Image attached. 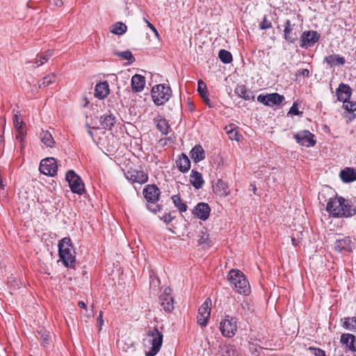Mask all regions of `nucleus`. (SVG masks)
I'll list each match as a JSON object with an SVG mask.
<instances>
[{
    "instance_id": "ea45409f",
    "label": "nucleus",
    "mask_w": 356,
    "mask_h": 356,
    "mask_svg": "<svg viewBox=\"0 0 356 356\" xmlns=\"http://www.w3.org/2000/svg\"><path fill=\"white\" fill-rule=\"evenodd\" d=\"M115 55H116L118 57H122L124 60H128L129 64H131L135 61V58H134L131 51L129 50H127L124 51H115Z\"/></svg>"
},
{
    "instance_id": "bf43d9fd",
    "label": "nucleus",
    "mask_w": 356,
    "mask_h": 356,
    "mask_svg": "<svg viewBox=\"0 0 356 356\" xmlns=\"http://www.w3.org/2000/svg\"><path fill=\"white\" fill-rule=\"evenodd\" d=\"M0 124L3 125L4 129L6 126V118L4 116L0 118Z\"/></svg>"
},
{
    "instance_id": "a211bd4d",
    "label": "nucleus",
    "mask_w": 356,
    "mask_h": 356,
    "mask_svg": "<svg viewBox=\"0 0 356 356\" xmlns=\"http://www.w3.org/2000/svg\"><path fill=\"white\" fill-rule=\"evenodd\" d=\"M353 243L349 237H344L338 239L334 243V249L339 252H351L353 250Z\"/></svg>"
},
{
    "instance_id": "49530a36",
    "label": "nucleus",
    "mask_w": 356,
    "mask_h": 356,
    "mask_svg": "<svg viewBox=\"0 0 356 356\" xmlns=\"http://www.w3.org/2000/svg\"><path fill=\"white\" fill-rule=\"evenodd\" d=\"M13 124H14L15 130L23 129V127H22L23 121L17 114H15L14 115Z\"/></svg>"
},
{
    "instance_id": "69168bd1",
    "label": "nucleus",
    "mask_w": 356,
    "mask_h": 356,
    "mask_svg": "<svg viewBox=\"0 0 356 356\" xmlns=\"http://www.w3.org/2000/svg\"><path fill=\"white\" fill-rule=\"evenodd\" d=\"M56 6H60L63 3H62V1L61 0H58L57 2L55 3Z\"/></svg>"
},
{
    "instance_id": "ddd939ff",
    "label": "nucleus",
    "mask_w": 356,
    "mask_h": 356,
    "mask_svg": "<svg viewBox=\"0 0 356 356\" xmlns=\"http://www.w3.org/2000/svg\"><path fill=\"white\" fill-rule=\"evenodd\" d=\"M314 138V135L307 130L301 131L294 135V138L298 144L307 147L315 145L316 141Z\"/></svg>"
},
{
    "instance_id": "4c0bfd02",
    "label": "nucleus",
    "mask_w": 356,
    "mask_h": 356,
    "mask_svg": "<svg viewBox=\"0 0 356 356\" xmlns=\"http://www.w3.org/2000/svg\"><path fill=\"white\" fill-rule=\"evenodd\" d=\"M127 31V26L122 22H117L112 26L111 32L115 35H122Z\"/></svg>"
},
{
    "instance_id": "680f3d73",
    "label": "nucleus",
    "mask_w": 356,
    "mask_h": 356,
    "mask_svg": "<svg viewBox=\"0 0 356 356\" xmlns=\"http://www.w3.org/2000/svg\"><path fill=\"white\" fill-rule=\"evenodd\" d=\"M144 22L147 24V26L151 29H154V26L146 19H144Z\"/></svg>"
},
{
    "instance_id": "412c9836",
    "label": "nucleus",
    "mask_w": 356,
    "mask_h": 356,
    "mask_svg": "<svg viewBox=\"0 0 356 356\" xmlns=\"http://www.w3.org/2000/svg\"><path fill=\"white\" fill-rule=\"evenodd\" d=\"M176 165L180 172L185 173L191 168V161L186 154L182 153L176 160Z\"/></svg>"
},
{
    "instance_id": "4be33fe9",
    "label": "nucleus",
    "mask_w": 356,
    "mask_h": 356,
    "mask_svg": "<svg viewBox=\"0 0 356 356\" xmlns=\"http://www.w3.org/2000/svg\"><path fill=\"white\" fill-rule=\"evenodd\" d=\"M190 183L196 189L202 188L204 184L202 174L195 170H192L190 175Z\"/></svg>"
},
{
    "instance_id": "2f4dec72",
    "label": "nucleus",
    "mask_w": 356,
    "mask_h": 356,
    "mask_svg": "<svg viewBox=\"0 0 356 356\" xmlns=\"http://www.w3.org/2000/svg\"><path fill=\"white\" fill-rule=\"evenodd\" d=\"M161 305L166 312H171L174 308L173 298L168 295L163 294L160 296Z\"/></svg>"
},
{
    "instance_id": "f8f14e48",
    "label": "nucleus",
    "mask_w": 356,
    "mask_h": 356,
    "mask_svg": "<svg viewBox=\"0 0 356 356\" xmlns=\"http://www.w3.org/2000/svg\"><path fill=\"white\" fill-rule=\"evenodd\" d=\"M126 178L131 183L145 184L148 180V175L143 170L130 168L124 173Z\"/></svg>"
},
{
    "instance_id": "9d476101",
    "label": "nucleus",
    "mask_w": 356,
    "mask_h": 356,
    "mask_svg": "<svg viewBox=\"0 0 356 356\" xmlns=\"http://www.w3.org/2000/svg\"><path fill=\"white\" fill-rule=\"evenodd\" d=\"M321 38V35L316 31H305L300 36V47L308 49L314 45Z\"/></svg>"
},
{
    "instance_id": "9b49d317",
    "label": "nucleus",
    "mask_w": 356,
    "mask_h": 356,
    "mask_svg": "<svg viewBox=\"0 0 356 356\" xmlns=\"http://www.w3.org/2000/svg\"><path fill=\"white\" fill-rule=\"evenodd\" d=\"M284 97L277 92L267 95H259L257 101L268 106H280L284 100Z\"/></svg>"
},
{
    "instance_id": "f03ea898",
    "label": "nucleus",
    "mask_w": 356,
    "mask_h": 356,
    "mask_svg": "<svg viewBox=\"0 0 356 356\" xmlns=\"http://www.w3.org/2000/svg\"><path fill=\"white\" fill-rule=\"evenodd\" d=\"M58 253L63 264L73 268L75 264V251L72 245L71 239L65 237L58 243Z\"/></svg>"
},
{
    "instance_id": "37998d69",
    "label": "nucleus",
    "mask_w": 356,
    "mask_h": 356,
    "mask_svg": "<svg viewBox=\"0 0 356 356\" xmlns=\"http://www.w3.org/2000/svg\"><path fill=\"white\" fill-rule=\"evenodd\" d=\"M107 140L109 143L107 147V151L108 152H112L115 151L118 149V140L114 136H111L107 137Z\"/></svg>"
},
{
    "instance_id": "5fc2aeb1",
    "label": "nucleus",
    "mask_w": 356,
    "mask_h": 356,
    "mask_svg": "<svg viewBox=\"0 0 356 356\" xmlns=\"http://www.w3.org/2000/svg\"><path fill=\"white\" fill-rule=\"evenodd\" d=\"M174 218L175 217L172 216L171 213H165L163 216L162 219L164 220L165 222L168 224L174 219Z\"/></svg>"
},
{
    "instance_id": "c9c22d12",
    "label": "nucleus",
    "mask_w": 356,
    "mask_h": 356,
    "mask_svg": "<svg viewBox=\"0 0 356 356\" xmlns=\"http://www.w3.org/2000/svg\"><path fill=\"white\" fill-rule=\"evenodd\" d=\"M175 207L177 208L180 213L186 211L188 207L181 199L179 195H175L171 197Z\"/></svg>"
},
{
    "instance_id": "39448f33",
    "label": "nucleus",
    "mask_w": 356,
    "mask_h": 356,
    "mask_svg": "<svg viewBox=\"0 0 356 356\" xmlns=\"http://www.w3.org/2000/svg\"><path fill=\"white\" fill-rule=\"evenodd\" d=\"M171 96V89L165 84H159L152 89V97L154 103L157 106L163 105Z\"/></svg>"
},
{
    "instance_id": "5701e85b",
    "label": "nucleus",
    "mask_w": 356,
    "mask_h": 356,
    "mask_svg": "<svg viewBox=\"0 0 356 356\" xmlns=\"http://www.w3.org/2000/svg\"><path fill=\"white\" fill-rule=\"evenodd\" d=\"M145 85V79L140 74H135L131 78L132 90L135 92H141Z\"/></svg>"
},
{
    "instance_id": "a878e982",
    "label": "nucleus",
    "mask_w": 356,
    "mask_h": 356,
    "mask_svg": "<svg viewBox=\"0 0 356 356\" xmlns=\"http://www.w3.org/2000/svg\"><path fill=\"white\" fill-rule=\"evenodd\" d=\"M324 61L330 67H332L334 65H343L346 63V59L344 57L341 56L339 54H332L325 56Z\"/></svg>"
},
{
    "instance_id": "a18cd8bd",
    "label": "nucleus",
    "mask_w": 356,
    "mask_h": 356,
    "mask_svg": "<svg viewBox=\"0 0 356 356\" xmlns=\"http://www.w3.org/2000/svg\"><path fill=\"white\" fill-rule=\"evenodd\" d=\"M211 240L209 238V234H207L206 233L202 232V235L200 236V238L198 239V243L200 245H209L211 243Z\"/></svg>"
},
{
    "instance_id": "774afa93",
    "label": "nucleus",
    "mask_w": 356,
    "mask_h": 356,
    "mask_svg": "<svg viewBox=\"0 0 356 356\" xmlns=\"http://www.w3.org/2000/svg\"><path fill=\"white\" fill-rule=\"evenodd\" d=\"M244 304L248 305V302H243V303H241V305H242L243 307H244Z\"/></svg>"
},
{
    "instance_id": "4d7b16f0",
    "label": "nucleus",
    "mask_w": 356,
    "mask_h": 356,
    "mask_svg": "<svg viewBox=\"0 0 356 356\" xmlns=\"http://www.w3.org/2000/svg\"><path fill=\"white\" fill-rule=\"evenodd\" d=\"M97 324H98V326L99 327V330L102 329V326L104 324V320H103V314H102V312H101L97 317Z\"/></svg>"
},
{
    "instance_id": "f3484780",
    "label": "nucleus",
    "mask_w": 356,
    "mask_h": 356,
    "mask_svg": "<svg viewBox=\"0 0 356 356\" xmlns=\"http://www.w3.org/2000/svg\"><path fill=\"white\" fill-rule=\"evenodd\" d=\"M340 342L346 346L347 350L356 353V337L354 334L349 333L342 334Z\"/></svg>"
},
{
    "instance_id": "0e129e2a",
    "label": "nucleus",
    "mask_w": 356,
    "mask_h": 356,
    "mask_svg": "<svg viewBox=\"0 0 356 356\" xmlns=\"http://www.w3.org/2000/svg\"><path fill=\"white\" fill-rule=\"evenodd\" d=\"M151 30H152L153 33H155V35H156V36H159L158 31H157V30L155 29V27H154V29H151Z\"/></svg>"
},
{
    "instance_id": "e2e57ef3",
    "label": "nucleus",
    "mask_w": 356,
    "mask_h": 356,
    "mask_svg": "<svg viewBox=\"0 0 356 356\" xmlns=\"http://www.w3.org/2000/svg\"><path fill=\"white\" fill-rule=\"evenodd\" d=\"M170 289H168V288H166L164 291V293L163 294H168L169 296H170Z\"/></svg>"
},
{
    "instance_id": "bb28decb",
    "label": "nucleus",
    "mask_w": 356,
    "mask_h": 356,
    "mask_svg": "<svg viewBox=\"0 0 356 356\" xmlns=\"http://www.w3.org/2000/svg\"><path fill=\"white\" fill-rule=\"evenodd\" d=\"M191 156L195 163H198L205 158V152L200 145H195L190 152Z\"/></svg>"
},
{
    "instance_id": "423d86ee",
    "label": "nucleus",
    "mask_w": 356,
    "mask_h": 356,
    "mask_svg": "<svg viewBox=\"0 0 356 356\" xmlns=\"http://www.w3.org/2000/svg\"><path fill=\"white\" fill-rule=\"evenodd\" d=\"M236 319L229 315L225 316V318L220 323V330L222 334L228 338H231L236 334L237 331Z\"/></svg>"
},
{
    "instance_id": "a19ab883",
    "label": "nucleus",
    "mask_w": 356,
    "mask_h": 356,
    "mask_svg": "<svg viewBox=\"0 0 356 356\" xmlns=\"http://www.w3.org/2000/svg\"><path fill=\"white\" fill-rule=\"evenodd\" d=\"M225 130L231 140L236 141H239L241 140L242 136L236 130L232 129L231 125L226 127Z\"/></svg>"
},
{
    "instance_id": "f257e3e1",
    "label": "nucleus",
    "mask_w": 356,
    "mask_h": 356,
    "mask_svg": "<svg viewBox=\"0 0 356 356\" xmlns=\"http://www.w3.org/2000/svg\"><path fill=\"white\" fill-rule=\"evenodd\" d=\"M326 211L334 217H352L356 213V209L346 202L341 197H330Z\"/></svg>"
},
{
    "instance_id": "7ed1b4c3",
    "label": "nucleus",
    "mask_w": 356,
    "mask_h": 356,
    "mask_svg": "<svg viewBox=\"0 0 356 356\" xmlns=\"http://www.w3.org/2000/svg\"><path fill=\"white\" fill-rule=\"evenodd\" d=\"M228 280L238 293L245 296L250 293V287L248 281L241 270H231L228 274Z\"/></svg>"
},
{
    "instance_id": "4468645a",
    "label": "nucleus",
    "mask_w": 356,
    "mask_h": 356,
    "mask_svg": "<svg viewBox=\"0 0 356 356\" xmlns=\"http://www.w3.org/2000/svg\"><path fill=\"white\" fill-rule=\"evenodd\" d=\"M143 195L149 203H156L159 200L160 190L155 185H147L143 190Z\"/></svg>"
},
{
    "instance_id": "7c9ffc66",
    "label": "nucleus",
    "mask_w": 356,
    "mask_h": 356,
    "mask_svg": "<svg viewBox=\"0 0 356 356\" xmlns=\"http://www.w3.org/2000/svg\"><path fill=\"white\" fill-rule=\"evenodd\" d=\"M235 94L245 100L254 99V96L252 92L248 91L244 85H238L234 90Z\"/></svg>"
},
{
    "instance_id": "0eeeda50",
    "label": "nucleus",
    "mask_w": 356,
    "mask_h": 356,
    "mask_svg": "<svg viewBox=\"0 0 356 356\" xmlns=\"http://www.w3.org/2000/svg\"><path fill=\"white\" fill-rule=\"evenodd\" d=\"M65 179L67 181L71 191L74 193L83 194L84 191V184L81 177L73 170H69L66 173Z\"/></svg>"
},
{
    "instance_id": "6ab92c4d",
    "label": "nucleus",
    "mask_w": 356,
    "mask_h": 356,
    "mask_svg": "<svg viewBox=\"0 0 356 356\" xmlns=\"http://www.w3.org/2000/svg\"><path fill=\"white\" fill-rule=\"evenodd\" d=\"M99 122L102 129L111 130L116 122V118L109 112L100 117Z\"/></svg>"
},
{
    "instance_id": "6e6552de",
    "label": "nucleus",
    "mask_w": 356,
    "mask_h": 356,
    "mask_svg": "<svg viewBox=\"0 0 356 356\" xmlns=\"http://www.w3.org/2000/svg\"><path fill=\"white\" fill-rule=\"evenodd\" d=\"M211 300L207 298L204 303L200 307L197 316V323L202 327H206L211 315Z\"/></svg>"
},
{
    "instance_id": "3c124183",
    "label": "nucleus",
    "mask_w": 356,
    "mask_h": 356,
    "mask_svg": "<svg viewBox=\"0 0 356 356\" xmlns=\"http://www.w3.org/2000/svg\"><path fill=\"white\" fill-rule=\"evenodd\" d=\"M38 56L40 58V59H39L40 63H38V59H36L34 61V64L35 65V67H39L47 61V58L44 56H43L42 54Z\"/></svg>"
},
{
    "instance_id": "72a5a7b5",
    "label": "nucleus",
    "mask_w": 356,
    "mask_h": 356,
    "mask_svg": "<svg viewBox=\"0 0 356 356\" xmlns=\"http://www.w3.org/2000/svg\"><path fill=\"white\" fill-rule=\"evenodd\" d=\"M154 121L156 123V128L163 135H167L168 134L170 127L165 119H154Z\"/></svg>"
},
{
    "instance_id": "79ce46f5",
    "label": "nucleus",
    "mask_w": 356,
    "mask_h": 356,
    "mask_svg": "<svg viewBox=\"0 0 356 356\" xmlns=\"http://www.w3.org/2000/svg\"><path fill=\"white\" fill-rule=\"evenodd\" d=\"M56 81V75L54 74H50L44 76L42 79V83L39 84V88H45L50 84L54 83Z\"/></svg>"
},
{
    "instance_id": "cd10ccee",
    "label": "nucleus",
    "mask_w": 356,
    "mask_h": 356,
    "mask_svg": "<svg viewBox=\"0 0 356 356\" xmlns=\"http://www.w3.org/2000/svg\"><path fill=\"white\" fill-rule=\"evenodd\" d=\"M213 191L222 197H226L230 193L227 184L222 179H218L216 185L213 186Z\"/></svg>"
},
{
    "instance_id": "c03bdc74",
    "label": "nucleus",
    "mask_w": 356,
    "mask_h": 356,
    "mask_svg": "<svg viewBox=\"0 0 356 356\" xmlns=\"http://www.w3.org/2000/svg\"><path fill=\"white\" fill-rule=\"evenodd\" d=\"M343 108L349 113H353L356 111V102H350L343 103Z\"/></svg>"
},
{
    "instance_id": "473e14b6",
    "label": "nucleus",
    "mask_w": 356,
    "mask_h": 356,
    "mask_svg": "<svg viewBox=\"0 0 356 356\" xmlns=\"http://www.w3.org/2000/svg\"><path fill=\"white\" fill-rule=\"evenodd\" d=\"M41 141L49 147H53L55 144V140L53 138L51 134L47 130H42L40 134Z\"/></svg>"
},
{
    "instance_id": "603ef678",
    "label": "nucleus",
    "mask_w": 356,
    "mask_h": 356,
    "mask_svg": "<svg viewBox=\"0 0 356 356\" xmlns=\"http://www.w3.org/2000/svg\"><path fill=\"white\" fill-rule=\"evenodd\" d=\"M289 113H292L296 115H299L300 114L302 113V112L299 111L297 104L294 103L290 108Z\"/></svg>"
},
{
    "instance_id": "dca6fc26",
    "label": "nucleus",
    "mask_w": 356,
    "mask_h": 356,
    "mask_svg": "<svg viewBox=\"0 0 356 356\" xmlns=\"http://www.w3.org/2000/svg\"><path fill=\"white\" fill-rule=\"evenodd\" d=\"M336 95L339 101L345 103L350 99L352 95V90L348 85L341 83L336 90Z\"/></svg>"
},
{
    "instance_id": "b1692460",
    "label": "nucleus",
    "mask_w": 356,
    "mask_h": 356,
    "mask_svg": "<svg viewBox=\"0 0 356 356\" xmlns=\"http://www.w3.org/2000/svg\"><path fill=\"white\" fill-rule=\"evenodd\" d=\"M292 26H293L291 25V21L287 19L284 23V39L289 43H293L298 39L297 34L292 32Z\"/></svg>"
},
{
    "instance_id": "58836bf2",
    "label": "nucleus",
    "mask_w": 356,
    "mask_h": 356,
    "mask_svg": "<svg viewBox=\"0 0 356 356\" xmlns=\"http://www.w3.org/2000/svg\"><path fill=\"white\" fill-rule=\"evenodd\" d=\"M218 57L223 63H229L232 60L231 53L225 49H221L218 52Z\"/></svg>"
},
{
    "instance_id": "13d9d810",
    "label": "nucleus",
    "mask_w": 356,
    "mask_h": 356,
    "mask_svg": "<svg viewBox=\"0 0 356 356\" xmlns=\"http://www.w3.org/2000/svg\"><path fill=\"white\" fill-rule=\"evenodd\" d=\"M42 54L48 60L53 56V50L52 49H48L46 51L42 53Z\"/></svg>"
},
{
    "instance_id": "09e8293b",
    "label": "nucleus",
    "mask_w": 356,
    "mask_h": 356,
    "mask_svg": "<svg viewBox=\"0 0 356 356\" xmlns=\"http://www.w3.org/2000/svg\"><path fill=\"white\" fill-rule=\"evenodd\" d=\"M272 27V23L267 20L266 16H264L263 21L259 24L261 30L268 29Z\"/></svg>"
},
{
    "instance_id": "e433bc0d",
    "label": "nucleus",
    "mask_w": 356,
    "mask_h": 356,
    "mask_svg": "<svg viewBox=\"0 0 356 356\" xmlns=\"http://www.w3.org/2000/svg\"><path fill=\"white\" fill-rule=\"evenodd\" d=\"M343 327L348 330L356 331V316L344 318Z\"/></svg>"
},
{
    "instance_id": "de8ad7c7",
    "label": "nucleus",
    "mask_w": 356,
    "mask_h": 356,
    "mask_svg": "<svg viewBox=\"0 0 356 356\" xmlns=\"http://www.w3.org/2000/svg\"><path fill=\"white\" fill-rule=\"evenodd\" d=\"M308 350L314 355V356H326L325 352L319 348L310 346Z\"/></svg>"
},
{
    "instance_id": "6e6d98bb",
    "label": "nucleus",
    "mask_w": 356,
    "mask_h": 356,
    "mask_svg": "<svg viewBox=\"0 0 356 356\" xmlns=\"http://www.w3.org/2000/svg\"><path fill=\"white\" fill-rule=\"evenodd\" d=\"M16 131V138L17 140H18L19 141H22L24 140V132H23V129H19V130H15Z\"/></svg>"
},
{
    "instance_id": "052dcab7",
    "label": "nucleus",
    "mask_w": 356,
    "mask_h": 356,
    "mask_svg": "<svg viewBox=\"0 0 356 356\" xmlns=\"http://www.w3.org/2000/svg\"><path fill=\"white\" fill-rule=\"evenodd\" d=\"M78 305L81 308H84L85 309L86 307V303L83 301H79L78 302Z\"/></svg>"
},
{
    "instance_id": "393cba45",
    "label": "nucleus",
    "mask_w": 356,
    "mask_h": 356,
    "mask_svg": "<svg viewBox=\"0 0 356 356\" xmlns=\"http://www.w3.org/2000/svg\"><path fill=\"white\" fill-rule=\"evenodd\" d=\"M109 93L108 83L106 81L100 82L95 86V95L99 99H104Z\"/></svg>"
},
{
    "instance_id": "c85d7f7f",
    "label": "nucleus",
    "mask_w": 356,
    "mask_h": 356,
    "mask_svg": "<svg viewBox=\"0 0 356 356\" xmlns=\"http://www.w3.org/2000/svg\"><path fill=\"white\" fill-rule=\"evenodd\" d=\"M36 337L41 341V344L44 347L48 346L51 342V337L49 331L42 327L37 330Z\"/></svg>"
},
{
    "instance_id": "20e7f679",
    "label": "nucleus",
    "mask_w": 356,
    "mask_h": 356,
    "mask_svg": "<svg viewBox=\"0 0 356 356\" xmlns=\"http://www.w3.org/2000/svg\"><path fill=\"white\" fill-rule=\"evenodd\" d=\"M148 342L152 345L150 350L146 353L147 356H155L160 350L163 343V334L156 327H149L147 332Z\"/></svg>"
},
{
    "instance_id": "1a4fd4ad",
    "label": "nucleus",
    "mask_w": 356,
    "mask_h": 356,
    "mask_svg": "<svg viewBox=\"0 0 356 356\" xmlns=\"http://www.w3.org/2000/svg\"><path fill=\"white\" fill-rule=\"evenodd\" d=\"M40 171L41 173L54 177L56 175L58 170L56 161L53 157H47L42 159L40 164Z\"/></svg>"
},
{
    "instance_id": "f704fd0d",
    "label": "nucleus",
    "mask_w": 356,
    "mask_h": 356,
    "mask_svg": "<svg viewBox=\"0 0 356 356\" xmlns=\"http://www.w3.org/2000/svg\"><path fill=\"white\" fill-rule=\"evenodd\" d=\"M334 191L330 187L326 186L322 189L318 194V200L320 202H326L329 201L330 197H334Z\"/></svg>"
},
{
    "instance_id": "864d4df0",
    "label": "nucleus",
    "mask_w": 356,
    "mask_h": 356,
    "mask_svg": "<svg viewBox=\"0 0 356 356\" xmlns=\"http://www.w3.org/2000/svg\"><path fill=\"white\" fill-rule=\"evenodd\" d=\"M309 71L307 69L299 70L296 73V76H302L304 77L309 76Z\"/></svg>"
},
{
    "instance_id": "338daca9",
    "label": "nucleus",
    "mask_w": 356,
    "mask_h": 356,
    "mask_svg": "<svg viewBox=\"0 0 356 356\" xmlns=\"http://www.w3.org/2000/svg\"><path fill=\"white\" fill-rule=\"evenodd\" d=\"M88 134H89L90 136H92V131H91V130H89V131H88Z\"/></svg>"
},
{
    "instance_id": "2eb2a0df",
    "label": "nucleus",
    "mask_w": 356,
    "mask_h": 356,
    "mask_svg": "<svg viewBox=\"0 0 356 356\" xmlns=\"http://www.w3.org/2000/svg\"><path fill=\"white\" fill-rule=\"evenodd\" d=\"M211 209L207 203L200 202L194 208L193 213L198 218L206 220L210 214Z\"/></svg>"
},
{
    "instance_id": "c756f323",
    "label": "nucleus",
    "mask_w": 356,
    "mask_h": 356,
    "mask_svg": "<svg viewBox=\"0 0 356 356\" xmlns=\"http://www.w3.org/2000/svg\"><path fill=\"white\" fill-rule=\"evenodd\" d=\"M197 92H199L201 97L203 99L204 102L210 108L213 107L211 104L210 99L207 97V89L205 83L200 79L197 84Z\"/></svg>"
},
{
    "instance_id": "8fccbe9b",
    "label": "nucleus",
    "mask_w": 356,
    "mask_h": 356,
    "mask_svg": "<svg viewBox=\"0 0 356 356\" xmlns=\"http://www.w3.org/2000/svg\"><path fill=\"white\" fill-rule=\"evenodd\" d=\"M147 207L150 211L156 213L161 211L162 207L159 204H155V203H150L147 205Z\"/></svg>"
},
{
    "instance_id": "aec40b11",
    "label": "nucleus",
    "mask_w": 356,
    "mask_h": 356,
    "mask_svg": "<svg viewBox=\"0 0 356 356\" xmlns=\"http://www.w3.org/2000/svg\"><path fill=\"white\" fill-rule=\"evenodd\" d=\"M339 177L343 182L350 183L356 181V169L346 168L341 170Z\"/></svg>"
}]
</instances>
